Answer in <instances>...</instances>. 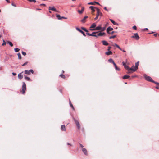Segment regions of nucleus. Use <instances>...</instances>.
<instances>
[{"instance_id": "49530a36", "label": "nucleus", "mask_w": 159, "mask_h": 159, "mask_svg": "<svg viewBox=\"0 0 159 159\" xmlns=\"http://www.w3.org/2000/svg\"><path fill=\"white\" fill-rule=\"evenodd\" d=\"M133 28L134 30H136V29H137V27L136 26H133Z\"/></svg>"}, {"instance_id": "473e14b6", "label": "nucleus", "mask_w": 159, "mask_h": 159, "mask_svg": "<svg viewBox=\"0 0 159 159\" xmlns=\"http://www.w3.org/2000/svg\"><path fill=\"white\" fill-rule=\"evenodd\" d=\"M88 5H95V3H94V2H89L88 3Z\"/></svg>"}, {"instance_id": "603ef678", "label": "nucleus", "mask_w": 159, "mask_h": 159, "mask_svg": "<svg viewBox=\"0 0 159 159\" xmlns=\"http://www.w3.org/2000/svg\"><path fill=\"white\" fill-rule=\"evenodd\" d=\"M86 34L88 35H89V36H90L91 35V34H90V33H86Z\"/></svg>"}, {"instance_id": "13d9d810", "label": "nucleus", "mask_w": 159, "mask_h": 159, "mask_svg": "<svg viewBox=\"0 0 159 159\" xmlns=\"http://www.w3.org/2000/svg\"><path fill=\"white\" fill-rule=\"evenodd\" d=\"M148 30V28H145L143 30L144 31H145V30Z\"/></svg>"}, {"instance_id": "37998d69", "label": "nucleus", "mask_w": 159, "mask_h": 159, "mask_svg": "<svg viewBox=\"0 0 159 159\" xmlns=\"http://www.w3.org/2000/svg\"><path fill=\"white\" fill-rule=\"evenodd\" d=\"M22 53L24 56H25L26 54V53L25 52H22Z\"/></svg>"}, {"instance_id": "20e7f679", "label": "nucleus", "mask_w": 159, "mask_h": 159, "mask_svg": "<svg viewBox=\"0 0 159 159\" xmlns=\"http://www.w3.org/2000/svg\"><path fill=\"white\" fill-rule=\"evenodd\" d=\"M80 147L82 148V150L83 153L85 155H87V150L83 147V146L81 144H80Z\"/></svg>"}, {"instance_id": "b1692460", "label": "nucleus", "mask_w": 159, "mask_h": 159, "mask_svg": "<svg viewBox=\"0 0 159 159\" xmlns=\"http://www.w3.org/2000/svg\"><path fill=\"white\" fill-rule=\"evenodd\" d=\"M96 26V24L95 23L92 24L90 27V28H94Z\"/></svg>"}, {"instance_id": "9d476101", "label": "nucleus", "mask_w": 159, "mask_h": 159, "mask_svg": "<svg viewBox=\"0 0 159 159\" xmlns=\"http://www.w3.org/2000/svg\"><path fill=\"white\" fill-rule=\"evenodd\" d=\"M105 34L104 33L99 32L98 33V32H96V37L99 36H102Z\"/></svg>"}, {"instance_id": "680f3d73", "label": "nucleus", "mask_w": 159, "mask_h": 159, "mask_svg": "<svg viewBox=\"0 0 159 159\" xmlns=\"http://www.w3.org/2000/svg\"><path fill=\"white\" fill-rule=\"evenodd\" d=\"M43 5V6H45V4H42L40 5Z\"/></svg>"}, {"instance_id": "6e6552de", "label": "nucleus", "mask_w": 159, "mask_h": 159, "mask_svg": "<svg viewBox=\"0 0 159 159\" xmlns=\"http://www.w3.org/2000/svg\"><path fill=\"white\" fill-rule=\"evenodd\" d=\"M74 120L78 129H80V126L79 121L76 120Z\"/></svg>"}, {"instance_id": "412c9836", "label": "nucleus", "mask_w": 159, "mask_h": 159, "mask_svg": "<svg viewBox=\"0 0 159 159\" xmlns=\"http://www.w3.org/2000/svg\"><path fill=\"white\" fill-rule=\"evenodd\" d=\"M130 77V76L129 75H125L123 77V79H128Z\"/></svg>"}, {"instance_id": "7c9ffc66", "label": "nucleus", "mask_w": 159, "mask_h": 159, "mask_svg": "<svg viewBox=\"0 0 159 159\" xmlns=\"http://www.w3.org/2000/svg\"><path fill=\"white\" fill-rule=\"evenodd\" d=\"M83 30H84V31L86 32H88V31L87 30L86 28H84V27H82L81 28Z\"/></svg>"}, {"instance_id": "f03ea898", "label": "nucleus", "mask_w": 159, "mask_h": 159, "mask_svg": "<svg viewBox=\"0 0 159 159\" xmlns=\"http://www.w3.org/2000/svg\"><path fill=\"white\" fill-rule=\"evenodd\" d=\"M144 77L145 79L148 81L151 82L153 83H154L156 84V82L154 81L152 79V78L150 76H148L146 74L144 75Z\"/></svg>"}, {"instance_id": "423d86ee", "label": "nucleus", "mask_w": 159, "mask_h": 159, "mask_svg": "<svg viewBox=\"0 0 159 159\" xmlns=\"http://www.w3.org/2000/svg\"><path fill=\"white\" fill-rule=\"evenodd\" d=\"M24 72L26 74L30 75L31 72L32 73H33L34 71L32 70L31 69L29 70H25Z\"/></svg>"}, {"instance_id": "bf43d9fd", "label": "nucleus", "mask_w": 159, "mask_h": 159, "mask_svg": "<svg viewBox=\"0 0 159 159\" xmlns=\"http://www.w3.org/2000/svg\"><path fill=\"white\" fill-rule=\"evenodd\" d=\"M67 144L68 145H70V146H71V145H71V144H70V143H67Z\"/></svg>"}, {"instance_id": "ea45409f", "label": "nucleus", "mask_w": 159, "mask_h": 159, "mask_svg": "<svg viewBox=\"0 0 159 159\" xmlns=\"http://www.w3.org/2000/svg\"><path fill=\"white\" fill-rule=\"evenodd\" d=\"M115 69L116 70L119 71L120 70V69L119 68H118L117 66H116L115 67Z\"/></svg>"}, {"instance_id": "2f4dec72", "label": "nucleus", "mask_w": 159, "mask_h": 159, "mask_svg": "<svg viewBox=\"0 0 159 159\" xmlns=\"http://www.w3.org/2000/svg\"><path fill=\"white\" fill-rule=\"evenodd\" d=\"M7 43L9 44L12 47L13 46V44L11 42L8 41H7Z\"/></svg>"}, {"instance_id": "f8f14e48", "label": "nucleus", "mask_w": 159, "mask_h": 159, "mask_svg": "<svg viewBox=\"0 0 159 159\" xmlns=\"http://www.w3.org/2000/svg\"><path fill=\"white\" fill-rule=\"evenodd\" d=\"M113 30V29L112 28L109 27L107 29V31L108 34H110L111 33L109 32V31L112 30Z\"/></svg>"}, {"instance_id": "f704fd0d", "label": "nucleus", "mask_w": 159, "mask_h": 159, "mask_svg": "<svg viewBox=\"0 0 159 159\" xmlns=\"http://www.w3.org/2000/svg\"><path fill=\"white\" fill-rule=\"evenodd\" d=\"M116 37V35H113V36H110L109 38H110V39H112V38H114Z\"/></svg>"}, {"instance_id": "09e8293b", "label": "nucleus", "mask_w": 159, "mask_h": 159, "mask_svg": "<svg viewBox=\"0 0 159 159\" xmlns=\"http://www.w3.org/2000/svg\"><path fill=\"white\" fill-rule=\"evenodd\" d=\"M94 3H95V4H98V5H100V4L98 2H94Z\"/></svg>"}, {"instance_id": "3c124183", "label": "nucleus", "mask_w": 159, "mask_h": 159, "mask_svg": "<svg viewBox=\"0 0 159 159\" xmlns=\"http://www.w3.org/2000/svg\"><path fill=\"white\" fill-rule=\"evenodd\" d=\"M114 65V66L115 67L116 66H117L116 65V64H115V63L114 62L113 63Z\"/></svg>"}, {"instance_id": "aec40b11", "label": "nucleus", "mask_w": 159, "mask_h": 159, "mask_svg": "<svg viewBox=\"0 0 159 159\" xmlns=\"http://www.w3.org/2000/svg\"><path fill=\"white\" fill-rule=\"evenodd\" d=\"M106 55H109L112 54V52L111 51L107 52L105 53Z\"/></svg>"}, {"instance_id": "e2e57ef3", "label": "nucleus", "mask_w": 159, "mask_h": 159, "mask_svg": "<svg viewBox=\"0 0 159 159\" xmlns=\"http://www.w3.org/2000/svg\"><path fill=\"white\" fill-rule=\"evenodd\" d=\"M104 9L105 10H107V8H106V7H105L104 8Z\"/></svg>"}, {"instance_id": "c03bdc74", "label": "nucleus", "mask_w": 159, "mask_h": 159, "mask_svg": "<svg viewBox=\"0 0 159 159\" xmlns=\"http://www.w3.org/2000/svg\"><path fill=\"white\" fill-rule=\"evenodd\" d=\"M105 30V28H102L101 30L102 31H104Z\"/></svg>"}, {"instance_id": "4468645a", "label": "nucleus", "mask_w": 159, "mask_h": 159, "mask_svg": "<svg viewBox=\"0 0 159 159\" xmlns=\"http://www.w3.org/2000/svg\"><path fill=\"white\" fill-rule=\"evenodd\" d=\"M102 43L103 45L105 46H107L109 45V43L107 42V41L103 40L102 41Z\"/></svg>"}, {"instance_id": "5fc2aeb1", "label": "nucleus", "mask_w": 159, "mask_h": 159, "mask_svg": "<svg viewBox=\"0 0 159 159\" xmlns=\"http://www.w3.org/2000/svg\"><path fill=\"white\" fill-rule=\"evenodd\" d=\"M12 74L13 75L15 76L16 75V73H15L13 72L12 73Z\"/></svg>"}, {"instance_id": "7ed1b4c3", "label": "nucleus", "mask_w": 159, "mask_h": 159, "mask_svg": "<svg viewBox=\"0 0 159 159\" xmlns=\"http://www.w3.org/2000/svg\"><path fill=\"white\" fill-rule=\"evenodd\" d=\"M22 89V93L23 94H24L26 89V84L24 82H23Z\"/></svg>"}, {"instance_id": "4c0bfd02", "label": "nucleus", "mask_w": 159, "mask_h": 159, "mask_svg": "<svg viewBox=\"0 0 159 159\" xmlns=\"http://www.w3.org/2000/svg\"><path fill=\"white\" fill-rule=\"evenodd\" d=\"M60 76L63 78H65V76L63 75H61Z\"/></svg>"}, {"instance_id": "338daca9", "label": "nucleus", "mask_w": 159, "mask_h": 159, "mask_svg": "<svg viewBox=\"0 0 159 159\" xmlns=\"http://www.w3.org/2000/svg\"><path fill=\"white\" fill-rule=\"evenodd\" d=\"M114 33V31H112V32H111V34H113Z\"/></svg>"}, {"instance_id": "4be33fe9", "label": "nucleus", "mask_w": 159, "mask_h": 159, "mask_svg": "<svg viewBox=\"0 0 159 159\" xmlns=\"http://www.w3.org/2000/svg\"><path fill=\"white\" fill-rule=\"evenodd\" d=\"M88 17L87 16H85L84 18L82 19V20H81V21L82 22H83V23H84L85 22V20L87 19L88 18Z\"/></svg>"}, {"instance_id": "c756f323", "label": "nucleus", "mask_w": 159, "mask_h": 159, "mask_svg": "<svg viewBox=\"0 0 159 159\" xmlns=\"http://www.w3.org/2000/svg\"><path fill=\"white\" fill-rule=\"evenodd\" d=\"M18 58L19 59H21V54L20 53H18Z\"/></svg>"}, {"instance_id": "4d7b16f0", "label": "nucleus", "mask_w": 159, "mask_h": 159, "mask_svg": "<svg viewBox=\"0 0 159 159\" xmlns=\"http://www.w3.org/2000/svg\"><path fill=\"white\" fill-rule=\"evenodd\" d=\"M7 2L10 3V1L9 0H5Z\"/></svg>"}, {"instance_id": "052dcab7", "label": "nucleus", "mask_w": 159, "mask_h": 159, "mask_svg": "<svg viewBox=\"0 0 159 159\" xmlns=\"http://www.w3.org/2000/svg\"><path fill=\"white\" fill-rule=\"evenodd\" d=\"M156 84L158 86H159V83H156Z\"/></svg>"}, {"instance_id": "0eeeda50", "label": "nucleus", "mask_w": 159, "mask_h": 159, "mask_svg": "<svg viewBox=\"0 0 159 159\" xmlns=\"http://www.w3.org/2000/svg\"><path fill=\"white\" fill-rule=\"evenodd\" d=\"M132 38H135L136 40H139V37L138 36V34L137 33H135L134 34V36H132L131 37Z\"/></svg>"}, {"instance_id": "6e6d98bb", "label": "nucleus", "mask_w": 159, "mask_h": 159, "mask_svg": "<svg viewBox=\"0 0 159 159\" xmlns=\"http://www.w3.org/2000/svg\"><path fill=\"white\" fill-rule=\"evenodd\" d=\"M61 19L62 18H63V19H67V18L66 17H61Z\"/></svg>"}, {"instance_id": "79ce46f5", "label": "nucleus", "mask_w": 159, "mask_h": 159, "mask_svg": "<svg viewBox=\"0 0 159 159\" xmlns=\"http://www.w3.org/2000/svg\"><path fill=\"white\" fill-rule=\"evenodd\" d=\"M6 44V43L4 40H3V43L2 44V46H4Z\"/></svg>"}, {"instance_id": "0e129e2a", "label": "nucleus", "mask_w": 159, "mask_h": 159, "mask_svg": "<svg viewBox=\"0 0 159 159\" xmlns=\"http://www.w3.org/2000/svg\"><path fill=\"white\" fill-rule=\"evenodd\" d=\"M157 34H154V35L155 36H157Z\"/></svg>"}, {"instance_id": "e433bc0d", "label": "nucleus", "mask_w": 159, "mask_h": 159, "mask_svg": "<svg viewBox=\"0 0 159 159\" xmlns=\"http://www.w3.org/2000/svg\"><path fill=\"white\" fill-rule=\"evenodd\" d=\"M128 72H127L128 74H131L133 72V71L131 70H127Z\"/></svg>"}, {"instance_id": "5701e85b", "label": "nucleus", "mask_w": 159, "mask_h": 159, "mask_svg": "<svg viewBox=\"0 0 159 159\" xmlns=\"http://www.w3.org/2000/svg\"><path fill=\"white\" fill-rule=\"evenodd\" d=\"M96 32H93L92 34H91V35L90 36L96 37Z\"/></svg>"}, {"instance_id": "bb28decb", "label": "nucleus", "mask_w": 159, "mask_h": 159, "mask_svg": "<svg viewBox=\"0 0 159 159\" xmlns=\"http://www.w3.org/2000/svg\"><path fill=\"white\" fill-rule=\"evenodd\" d=\"M56 17L59 20H61V17L59 15H57Z\"/></svg>"}, {"instance_id": "58836bf2", "label": "nucleus", "mask_w": 159, "mask_h": 159, "mask_svg": "<svg viewBox=\"0 0 159 159\" xmlns=\"http://www.w3.org/2000/svg\"><path fill=\"white\" fill-rule=\"evenodd\" d=\"M70 106L73 109H74V107H73V106L72 105V103H71V102H70Z\"/></svg>"}, {"instance_id": "f3484780", "label": "nucleus", "mask_w": 159, "mask_h": 159, "mask_svg": "<svg viewBox=\"0 0 159 159\" xmlns=\"http://www.w3.org/2000/svg\"><path fill=\"white\" fill-rule=\"evenodd\" d=\"M122 64L124 66V67L125 69H126L127 70L129 68V66L126 65L125 63L124 62H122Z\"/></svg>"}, {"instance_id": "ddd939ff", "label": "nucleus", "mask_w": 159, "mask_h": 159, "mask_svg": "<svg viewBox=\"0 0 159 159\" xmlns=\"http://www.w3.org/2000/svg\"><path fill=\"white\" fill-rule=\"evenodd\" d=\"M49 10H51L54 11L56 12H57V10H56V8H55L53 7H50L49 8Z\"/></svg>"}, {"instance_id": "a878e982", "label": "nucleus", "mask_w": 159, "mask_h": 159, "mask_svg": "<svg viewBox=\"0 0 159 159\" xmlns=\"http://www.w3.org/2000/svg\"><path fill=\"white\" fill-rule=\"evenodd\" d=\"M108 61L110 63H113L114 62V61H113V60L112 59H110L108 60Z\"/></svg>"}, {"instance_id": "f257e3e1", "label": "nucleus", "mask_w": 159, "mask_h": 159, "mask_svg": "<svg viewBox=\"0 0 159 159\" xmlns=\"http://www.w3.org/2000/svg\"><path fill=\"white\" fill-rule=\"evenodd\" d=\"M97 11V13L96 14V16L95 18L94 19V20H96L98 18L99 16H100V17L99 18V20L100 19L101 17L102 16V14L100 10L98 8H96Z\"/></svg>"}, {"instance_id": "39448f33", "label": "nucleus", "mask_w": 159, "mask_h": 159, "mask_svg": "<svg viewBox=\"0 0 159 159\" xmlns=\"http://www.w3.org/2000/svg\"><path fill=\"white\" fill-rule=\"evenodd\" d=\"M137 69L134 66H133L132 67L129 68H129L127 70H131L133 72L135 71Z\"/></svg>"}, {"instance_id": "cd10ccee", "label": "nucleus", "mask_w": 159, "mask_h": 159, "mask_svg": "<svg viewBox=\"0 0 159 159\" xmlns=\"http://www.w3.org/2000/svg\"><path fill=\"white\" fill-rule=\"evenodd\" d=\"M25 79L27 80V81H30V79L29 78V77H28L27 76H25Z\"/></svg>"}, {"instance_id": "9b49d317", "label": "nucleus", "mask_w": 159, "mask_h": 159, "mask_svg": "<svg viewBox=\"0 0 159 159\" xmlns=\"http://www.w3.org/2000/svg\"><path fill=\"white\" fill-rule=\"evenodd\" d=\"M89 8L92 11V13L93 14V12L95 11V8H96L95 7L91 6L89 7Z\"/></svg>"}, {"instance_id": "c9c22d12", "label": "nucleus", "mask_w": 159, "mask_h": 159, "mask_svg": "<svg viewBox=\"0 0 159 159\" xmlns=\"http://www.w3.org/2000/svg\"><path fill=\"white\" fill-rule=\"evenodd\" d=\"M80 32L84 36H86V35H85V34L84 33V32L83 31H82V30H81Z\"/></svg>"}, {"instance_id": "a18cd8bd", "label": "nucleus", "mask_w": 159, "mask_h": 159, "mask_svg": "<svg viewBox=\"0 0 159 159\" xmlns=\"http://www.w3.org/2000/svg\"><path fill=\"white\" fill-rule=\"evenodd\" d=\"M76 29L78 31H79L80 32L81 30L79 28L77 27L76 28Z\"/></svg>"}, {"instance_id": "393cba45", "label": "nucleus", "mask_w": 159, "mask_h": 159, "mask_svg": "<svg viewBox=\"0 0 159 159\" xmlns=\"http://www.w3.org/2000/svg\"><path fill=\"white\" fill-rule=\"evenodd\" d=\"M110 21L112 22L113 24L115 25H118V24L117 23L115 22L114 21H113L112 19H110Z\"/></svg>"}, {"instance_id": "72a5a7b5", "label": "nucleus", "mask_w": 159, "mask_h": 159, "mask_svg": "<svg viewBox=\"0 0 159 159\" xmlns=\"http://www.w3.org/2000/svg\"><path fill=\"white\" fill-rule=\"evenodd\" d=\"M15 51L16 52H18L19 51L20 49L18 48H15L14 49Z\"/></svg>"}, {"instance_id": "de8ad7c7", "label": "nucleus", "mask_w": 159, "mask_h": 159, "mask_svg": "<svg viewBox=\"0 0 159 159\" xmlns=\"http://www.w3.org/2000/svg\"><path fill=\"white\" fill-rule=\"evenodd\" d=\"M111 48V47L110 46H109L108 48V49L107 50L108 51H110Z\"/></svg>"}, {"instance_id": "a19ab883", "label": "nucleus", "mask_w": 159, "mask_h": 159, "mask_svg": "<svg viewBox=\"0 0 159 159\" xmlns=\"http://www.w3.org/2000/svg\"><path fill=\"white\" fill-rule=\"evenodd\" d=\"M30 2H35L36 1L35 0H28Z\"/></svg>"}, {"instance_id": "8fccbe9b", "label": "nucleus", "mask_w": 159, "mask_h": 159, "mask_svg": "<svg viewBox=\"0 0 159 159\" xmlns=\"http://www.w3.org/2000/svg\"><path fill=\"white\" fill-rule=\"evenodd\" d=\"M27 64V62H25V63H24V64H23L22 65V66H25V65L26 64Z\"/></svg>"}, {"instance_id": "dca6fc26", "label": "nucleus", "mask_w": 159, "mask_h": 159, "mask_svg": "<svg viewBox=\"0 0 159 159\" xmlns=\"http://www.w3.org/2000/svg\"><path fill=\"white\" fill-rule=\"evenodd\" d=\"M61 129L62 131H65L66 130L65 126L64 125H63L61 126Z\"/></svg>"}, {"instance_id": "69168bd1", "label": "nucleus", "mask_w": 159, "mask_h": 159, "mask_svg": "<svg viewBox=\"0 0 159 159\" xmlns=\"http://www.w3.org/2000/svg\"><path fill=\"white\" fill-rule=\"evenodd\" d=\"M156 88L157 89H159V88L158 87V86H157L156 87Z\"/></svg>"}, {"instance_id": "2eb2a0df", "label": "nucleus", "mask_w": 159, "mask_h": 159, "mask_svg": "<svg viewBox=\"0 0 159 159\" xmlns=\"http://www.w3.org/2000/svg\"><path fill=\"white\" fill-rule=\"evenodd\" d=\"M84 7H82V9H81V10H78V13H79V14H82V13H83V11H84Z\"/></svg>"}, {"instance_id": "774afa93", "label": "nucleus", "mask_w": 159, "mask_h": 159, "mask_svg": "<svg viewBox=\"0 0 159 159\" xmlns=\"http://www.w3.org/2000/svg\"><path fill=\"white\" fill-rule=\"evenodd\" d=\"M123 51L124 52H125V50H123Z\"/></svg>"}, {"instance_id": "864d4df0", "label": "nucleus", "mask_w": 159, "mask_h": 159, "mask_svg": "<svg viewBox=\"0 0 159 159\" xmlns=\"http://www.w3.org/2000/svg\"><path fill=\"white\" fill-rule=\"evenodd\" d=\"M11 4L13 6H14V7H16V5L14 4L13 3H12Z\"/></svg>"}, {"instance_id": "a211bd4d", "label": "nucleus", "mask_w": 159, "mask_h": 159, "mask_svg": "<svg viewBox=\"0 0 159 159\" xmlns=\"http://www.w3.org/2000/svg\"><path fill=\"white\" fill-rule=\"evenodd\" d=\"M18 77L20 79H21L23 77V75L21 73H20L18 75Z\"/></svg>"}, {"instance_id": "6ab92c4d", "label": "nucleus", "mask_w": 159, "mask_h": 159, "mask_svg": "<svg viewBox=\"0 0 159 159\" xmlns=\"http://www.w3.org/2000/svg\"><path fill=\"white\" fill-rule=\"evenodd\" d=\"M112 46H115L116 47H117L119 49H120V50L122 51V49L119 47V45H118L116 44L115 43Z\"/></svg>"}, {"instance_id": "1a4fd4ad", "label": "nucleus", "mask_w": 159, "mask_h": 159, "mask_svg": "<svg viewBox=\"0 0 159 159\" xmlns=\"http://www.w3.org/2000/svg\"><path fill=\"white\" fill-rule=\"evenodd\" d=\"M101 29H102L101 26V25H99V26H97V27H96L95 29H92V30H101Z\"/></svg>"}, {"instance_id": "c85d7f7f", "label": "nucleus", "mask_w": 159, "mask_h": 159, "mask_svg": "<svg viewBox=\"0 0 159 159\" xmlns=\"http://www.w3.org/2000/svg\"><path fill=\"white\" fill-rule=\"evenodd\" d=\"M139 62H137L136 63H135V66L136 67V68L137 69H138V66L139 65Z\"/></svg>"}]
</instances>
